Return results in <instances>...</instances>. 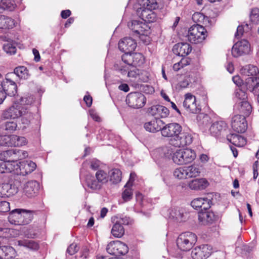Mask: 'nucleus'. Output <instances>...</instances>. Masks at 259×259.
<instances>
[{"label": "nucleus", "mask_w": 259, "mask_h": 259, "mask_svg": "<svg viewBox=\"0 0 259 259\" xmlns=\"http://www.w3.org/2000/svg\"><path fill=\"white\" fill-rule=\"evenodd\" d=\"M208 185V182L205 179H197L192 180L189 184V187L192 190H203Z\"/></svg>", "instance_id": "nucleus-33"}, {"label": "nucleus", "mask_w": 259, "mask_h": 259, "mask_svg": "<svg viewBox=\"0 0 259 259\" xmlns=\"http://www.w3.org/2000/svg\"><path fill=\"white\" fill-rule=\"evenodd\" d=\"M133 55L132 53H125L124 55L122 56V61L127 64V67H132L134 66V60H133Z\"/></svg>", "instance_id": "nucleus-53"}, {"label": "nucleus", "mask_w": 259, "mask_h": 259, "mask_svg": "<svg viewBox=\"0 0 259 259\" xmlns=\"http://www.w3.org/2000/svg\"><path fill=\"white\" fill-rule=\"evenodd\" d=\"M241 72L244 75L248 76V77L245 79V83L246 89L249 90V84L247 83V81L250 78H259V77H256V75L259 73L258 69L256 66L248 65L242 68L241 69Z\"/></svg>", "instance_id": "nucleus-23"}, {"label": "nucleus", "mask_w": 259, "mask_h": 259, "mask_svg": "<svg viewBox=\"0 0 259 259\" xmlns=\"http://www.w3.org/2000/svg\"><path fill=\"white\" fill-rule=\"evenodd\" d=\"M212 248L208 244H203L194 248L191 253L193 259H206L212 253Z\"/></svg>", "instance_id": "nucleus-12"}, {"label": "nucleus", "mask_w": 259, "mask_h": 259, "mask_svg": "<svg viewBox=\"0 0 259 259\" xmlns=\"http://www.w3.org/2000/svg\"><path fill=\"white\" fill-rule=\"evenodd\" d=\"M114 221H115L114 224L112 227L111 233L115 237L120 238L124 234V229L122 225L115 221V220Z\"/></svg>", "instance_id": "nucleus-40"}, {"label": "nucleus", "mask_w": 259, "mask_h": 259, "mask_svg": "<svg viewBox=\"0 0 259 259\" xmlns=\"http://www.w3.org/2000/svg\"><path fill=\"white\" fill-rule=\"evenodd\" d=\"M199 211H207V210L209 209L212 204L211 200L207 198H204V202Z\"/></svg>", "instance_id": "nucleus-60"}, {"label": "nucleus", "mask_w": 259, "mask_h": 259, "mask_svg": "<svg viewBox=\"0 0 259 259\" xmlns=\"http://www.w3.org/2000/svg\"><path fill=\"white\" fill-rule=\"evenodd\" d=\"M125 187L126 188L122 193V197L124 201H128L132 198L133 192L132 189L128 187V186H125Z\"/></svg>", "instance_id": "nucleus-57"}, {"label": "nucleus", "mask_w": 259, "mask_h": 259, "mask_svg": "<svg viewBox=\"0 0 259 259\" xmlns=\"http://www.w3.org/2000/svg\"><path fill=\"white\" fill-rule=\"evenodd\" d=\"M12 73L15 74V76H17L20 79H27L30 76L28 70L23 66L16 67Z\"/></svg>", "instance_id": "nucleus-37"}, {"label": "nucleus", "mask_w": 259, "mask_h": 259, "mask_svg": "<svg viewBox=\"0 0 259 259\" xmlns=\"http://www.w3.org/2000/svg\"><path fill=\"white\" fill-rule=\"evenodd\" d=\"M79 249V247L76 243L71 244L67 249V252L70 255H73L76 253Z\"/></svg>", "instance_id": "nucleus-61"}, {"label": "nucleus", "mask_w": 259, "mask_h": 259, "mask_svg": "<svg viewBox=\"0 0 259 259\" xmlns=\"http://www.w3.org/2000/svg\"><path fill=\"white\" fill-rule=\"evenodd\" d=\"M2 135L0 136V146H11V135Z\"/></svg>", "instance_id": "nucleus-56"}, {"label": "nucleus", "mask_w": 259, "mask_h": 259, "mask_svg": "<svg viewBox=\"0 0 259 259\" xmlns=\"http://www.w3.org/2000/svg\"><path fill=\"white\" fill-rule=\"evenodd\" d=\"M197 240V236L194 233L186 232L179 236L177 240V245L181 250L187 251L192 248Z\"/></svg>", "instance_id": "nucleus-1"}, {"label": "nucleus", "mask_w": 259, "mask_h": 259, "mask_svg": "<svg viewBox=\"0 0 259 259\" xmlns=\"http://www.w3.org/2000/svg\"><path fill=\"white\" fill-rule=\"evenodd\" d=\"M243 89V87H238V88L235 90V96L240 100L245 101L247 98V96Z\"/></svg>", "instance_id": "nucleus-54"}, {"label": "nucleus", "mask_w": 259, "mask_h": 259, "mask_svg": "<svg viewBox=\"0 0 259 259\" xmlns=\"http://www.w3.org/2000/svg\"><path fill=\"white\" fill-rule=\"evenodd\" d=\"M107 252L115 256L125 255L128 251L127 245L119 240L110 242L106 247Z\"/></svg>", "instance_id": "nucleus-6"}, {"label": "nucleus", "mask_w": 259, "mask_h": 259, "mask_svg": "<svg viewBox=\"0 0 259 259\" xmlns=\"http://www.w3.org/2000/svg\"><path fill=\"white\" fill-rule=\"evenodd\" d=\"M249 17L251 23L257 24L259 23V9L257 8L252 9L251 10Z\"/></svg>", "instance_id": "nucleus-52"}, {"label": "nucleus", "mask_w": 259, "mask_h": 259, "mask_svg": "<svg viewBox=\"0 0 259 259\" xmlns=\"http://www.w3.org/2000/svg\"><path fill=\"white\" fill-rule=\"evenodd\" d=\"M34 212L22 209H16L13 210L10 215V218H14L17 220H14L15 223L19 225H25L30 223L33 218Z\"/></svg>", "instance_id": "nucleus-5"}, {"label": "nucleus", "mask_w": 259, "mask_h": 259, "mask_svg": "<svg viewBox=\"0 0 259 259\" xmlns=\"http://www.w3.org/2000/svg\"><path fill=\"white\" fill-rule=\"evenodd\" d=\"M174 176L178 179H187L186 166L176 168L174 171Z\"/></svg>", "instance_id": "nucleus-50"}, {"label": "nucleus", "mask_w": 259, "mask_h": 259, "mask_svg": "<svg viewBox=\"0 0 259 259\" xmlns=\"http://www.w3.org/2000/svg\"><path fill=\"white\" fill-rule=\"evenodd\" d=\"M193 137L188 132H180L174 140H171V143L176 147H184L192 143Z\"/></svg>", "instance_id": "nucleus-14"}, {"label": "nucleus", "mask_w": 259, "mask_h": 259, "mask_svg": "<svg viewBox=\"0 0 259 259\" xmlns=\"http://www.w3.org/2000/svg\"><path fill=\"white\" fill-rule=\"evenodd\" d=\"M141 7L154 10L158 8V4L156 0H142Z\"/></svg>", "instance_id": "nucleus-44"}, {"label": "nucleus", "mask_w": 259, "mask_h": 259, "mask_svg": "<svg viewBox=\"0 0 259 259\" xmlns=\"http://www.w3.org/2000/svg\"><path fill=\"white\" fill-rule=\"evenodd\" d=\"M20 174L22 175H26L32 172L36 167L35 163L31 161L20 163Z\"/></svg>", "instance_id": "nucleus-32"}, {"label": "nucleus", "mask_w": 259, "mask_h": 259, "mask_svg": "<svg viewBox=\"0 0 259 259\" xmlns=\"http://www.w3.org/2000/svg\"><path fill=\"white\" fill-rule=\"evenodd\" d=\"M24 106L19 103H15L8 109L3 111L1 118L4 119H16L23 115Z\"/></svg>", "instance_id": "nucleus-7"}, {"label": "nucleus", "mask_w": 259, "mask_h": 259, "mask_svg": "<svg viewBox=\"0 0 259 259\" xmlns=\"http://www.w3.org/2000/svg\"><path fill=\"white\" fill-rule=\"evenodd\" d=\"M135 66L129 67L121 66L119 69V71L122 74H125L127 73V76L130 77L136 78L138 76H139L140 71L137 69Z\"/></svg>", "instance_id": "nucleus-36"}, {"label": "nucleus", "mask_w": 259, "mask_h": 259, "mask_svg": "<svg viewBox=\"0 0 259 259\" xmlns=\"http://www.w3.org/2000/svg\"><path fill=\"white\" fill-rule=\"evenodd\" d=\"M4 48L6 52L10 54H15L16 51V48L9 44L5 45Z\"/></svg>", "instance_id": "nucleus-64"}, {"label": "nucleus", "mask_w": 259, "mask_h": 259, "mask_svg": "<svg viewBox=\"0 0 259 259\" xmlns=\"http://www.w3.org/2000/svg\"><path fill=\"white\" fill-rule=\"evenodd\" d=\"M27 143L26 139L24 137L11 135V146H22Z\"/></svg>", "instance_id": "nucleus-42"}, {"label": "nucleus", "mask_w": 259, "mask_h": 259, "mask_svg": "<svg viewBox=\"0 0 259 259\" xmlns=\"http://www.w3.org/2000/svg\"><path fill=\"white\" fill-rule=\"evenodd\" d=\"M192 51L191 46L186 42L178 43L174 45L172 51L177 56L185 57L190 53Z\"/></svg>", "instance_id": "nucleus-21"}, {"label": "nucleus", "mask_w": 259, "mask_h": 259, "mask_svg": "<svg viewBox=\"0 0 259 259\" xmlns=\"http://www.w3.org/2000/svg\"><path fill=\"white\" fill-rule=\"evenodd\" d=\"M249 84V90L254 95L257 96V102L259 103V78H250L247 81Z\"/></svg>", "instance_id": "nucleus-35"}, {"label": "nucleus", "mask_w": 259, "mask_h": 259, "mask_svg": "<svg viewBox=\"0 0 259 259\" xmlns=\"http://www.w3.org/2000/svg\"><path fill=\"white\" fill-rule=\"evenodd\" d=\"M167 213L169 218L177 221H184L186 219L187 213L182 207L173 206L168 209Z\"/></svg>", "instance_id": "nucleus-17"}, {"label": "nucleus", "mask_w": 259, "mask_h": 259, "mask_svg": "<svg viewBox=\"0 0 259 259\" xmlns=\"http://www.w3.org/2000/svg\"><path fill=\"white\" fill-rule=\"evenodd\" d=\"M182 131V126L176 122L168 123L162 126L161 135L166 138H171V140H174L176 136Z\"/></svg>", "instance_id": "nucleus-9"}, {"label": "nucleus", "mask_w": 259, "mask_h": 259, "mask_svg": "<svg viewBox=\"0 0 259 259\" xmlns=\"http://www.w3.org/2000/svg\"><path fill=\"white\" fill-rule=\"evenodd\" d=\"M183 106L190 113L197 114L201 111V108L197 103L195 96L190 93H187L185 95Z\"/></svg>", "instance_id": "nucleus-11"}, {"label": "nucleus", "mask_w": 259, "mask_h": 259, "mask_svg": "<svg viewBox=\"0 0 259 259\" xmlns=\"http://www.w3.org/2000/svg\"><path fill=\"white\" fill-rule=\"evenodd\" d=\"M196 158L194 150L190 149H180L173 153L172 159L179 165L186 164L192 162Z\"/></svg>", "instance_id": "nucleus-2"}, {"label": "nucleus", "mask_w": 259, "mask_h": 259, "mask_svg": "<svg viewBox=\"0 0 259 259\" xmlns=\"http://www.w3.org/2000/svg\"><path fill=\"white\" fill-rule=\"evenodd\" d=\"M16 255V252L13 247L3 246V259H15Z\"/></svg>", "instance_id": "nucleus-41"}, {"label": "nucleus", "mask_w": 259, "mask_h": 259, "mask_svg": "<svg viewBox=\"0 0 259 259\" xmlns=\"http://www.w3.org/2000/svg\"><path fill=\"white\" fill-rule=\"evenodd\" d=\"M146 99L144 95L139 92H133L128 94L126 98V102L129 106L134 108H139L143 107Z\"/></svg>", "instance_id": "nucleus-8"}, {"label": "nucleus", "mask_w": 259, "mask_h": 259, "mask_svg": "<svg viewBox=\"0 0 259 259\" xmlns=\"http://www.w3.org/2000/svg\"><path fill=\"white\" fill-rule=\"evenodd\" d=\"M202 202H204V198H198L192 200L191 204L194 208L200 210L203 204Z\"/></svg>", "instance_id": "nucleus-58"}, {"label": "nucleus", "mask_w": 259, "mask_h": 259, "mask_svg": "<svg viewBox=\"0 0 259 259\" xmlns=\"http://www.w3.org/2000/svg\"><path fill=\"white\" fill-rule=\"evenodd\" d=\"M34 102V99L33 97L31 96H28L27 97H22L20 99V103L19 104L23 106V105H31Z\"/></svg>", "instance_id": "nucleus-59"}, {"label": "nucleus", "mask_w": 259, "mask_h": 259, "mask_svg": "<svg viewBox=\"0 0 259 259\" xmlns=\"http://www.w3.org/2000/svg\"><path fill=\"white\" fill-rule=\"evenodd\" d=\"M121 171L119 169H113L110 171V180L114 184L121 181Z\"/></svg>", "instance_id": "nucleus-46"}, {"label": "nucleus", "mask_w": 259, "mask_h": 259, "mask_svg": "<svg viewBox=\"0 0 259 259\" xmlns=\"http://www.w3.org/2000/svg\"><path fill=\"white\" fill-rule=\"evenodd\" d=\"M39 185L35 181H31L26 183L23 188V193L28 197L35 196L39 190Z\"/></svg>", "instance_id": "nucleus-20"}, {"label": "nucleus", "mask_w": 259, "mask_h": 259, "mask_svg": "<svg viewBox=\"0 0 259 259\" xmlns=\"http://www.w3.org/2000/svg\"><path fill=\"white\" fill-rule=\"evenodd\" d=\"M133 60L134 61V66H136L137 65H140L142 64L144 62V58L142 54L139 53H133Z\"/></svg>", "instance_id": "nucleus-55"}, {"label": "nucleus", "mask_w": 259, "mask_h": 259, "mask_svg": "<svg viewBox=\"0 0 259 259\" xmlns=\"http://www.w3.org/2000/svg\"><path fill=\"white\" fill-rule=\"evenodd\" d=\"M228 128L227 124L223 121L213 123L209 128L210 134L215 137L223 135Z\"/></svg>", "instance_id": "nucleus-18"}, {"label": "nucleus", "mask_w": 259, "mask_h": 259, "mask_svg": "<svg viewBox=\"0 0 259 259\" xmlns=\"http://www.w3.org/2000/svg\"><path fill=\"white\" fill-rule=\"evenodd\" d=\"M192 19L196 23L204 24V22L208 21V18L205 16L202 13H195L192 15Z\"/></svg>", "instance_id": "nucleus-51"}, {"label": "nucleus", "mask_w": 259, "mask_h": 259, "mask_svg": "<svg viewBox=\"0 0 259 259\" xmlns=\"http://www.w3.org/2000/svg\"><path fill=\"white\" fill-rule=\"evenodd\" d=\"M21 116H22L21 119L22 123L25 124V127L26 126L28 125L33 119V114L25 107H24V111L23 112V115Z\"/></svg>", "instance_id": "nucleus-43"}, {"label": "nucleus", "mask_w": 259, "mask_h": 259, "mask_svg": "<svg viewBox=\"0 0 259 259\" xmlns=\"http://www.w3.org/2000/svg\"><path fill=\"white\" fill-rule=\"evenodd\" d=\"M215 219V215L212 211L198 212V220L203 225H208L212 224Z\"/></svg>", "instance_id": "nucleus-27"}, {"label": "nucleus", "mask_w": 259, "mask_h": 259, "mask_svg": "<svg viewBox=\"0 0 259 259\" xmlns=\"http://www.w3.org/2000/svg\"><path fill=\"white\" fill-rule=\"evenodd\" d=\"M18 192V188L12 184L3 183L0 185V197H9Z\"/></svg>", "instance_id": "nucleus-22"}, {"label": "nucleus", "mask_w": 259, "mask_h": 259, "mask_svg": "<svg viewBox=\"0 0 259 259\" xmlns=\"http://www.w3.org/2000/svg\"><path fill=\"white\" fill-rule=\"evenodd\" d=\"M235 108L239 113L242 114V115L244 116H248L252 111V107L247 101L239 102L235 105Z\"/></svg>", "instance_id": "nucleus-28"}, {"label": "nucleus", "mask_w": 259, "mask_h": 259, "mask_svg": "<svg viewBox=\"0 0 259 259\" xmlns=\"http://www.w3.org/2000/svg\"><path fill=\"white\" fill-rule=\"evenodd\" d=\"M153 10L140 7L137 9V15L145 22L152 23L156 21V15Z\"/></svg>", "instance_id": "nucleus-19"}, {"label": "nucleus", "mask_w": 259, "mask_h": 259, "mask_svg": "<svg viewBox=\"0 0 259 259\" xmlns=\"http://www.w3.org/2000/svg\"><path fill=\"white\" fill-rule=\"evenodd\" d=\"M16 6V4L13 0H1L0 1V9L13 11Z\"/></svg>", "instance_id": "nucleus-45"}, {"label": "nucleus", "mask_w": 259, "mask_h": 259, "mask_svg": "<svg viewBox=\"0 0 259 259\" xmlns=\"http://www.w3.org/2000/svg\"><path fill=\"white\" fill-rule=\"evenodd\" d=\"M10 204L6 201H0V212H6L10 210Z\"/></svg>", "instance_id": "nucleus-62"}, {"label": "nucleus", "mask_w": 259, "mask_h": 259, "mask_svg": "<svg viewBox=\"0 0 259 259\" xmlns=\"http://www.w3.org/2000/svg\"><path fill=\"white\" fill-rule=\"evenodd\" d=\"M164 123L160 119L155 118L145 123L144 128L148 132L156 133L161 131L162 126Z\"/></svg>", "instance_id": "nucleus-24"}, {"label": "nucleus", "mask_w": 259, "mask_h": 259, "mask_svg": "<svg viewBox=\"0 0 259 259\" xmlns=\"http://www.w3.org/2000/svg\"><path fill=\"white\" fill-rule=\"evenodd\" d=\"M137 47L135 39L131 37H124L118 43L119 50L124 53H132Z\"/></svg>", "instance_id": "nucleus-16"}, {"label": "nucleus", "mask_w": 259, "mask_h": 259, "mask_svg": "<svg viewBox=\"0 0 259 259\" xmlns=\"http://www.w3.org/2000/svg\"><path fill=\"white\" fill-rule=\"evenodd\" d=\"M207 33L206 29L200 24L193 25L188 30V40L191 43H200L205 39Z\"/></svg>", "instance_id": "nucleus-3"}, {"label": "nucleus", "mask_w": 259, "mask_h": 259, "mask_svg": "<svg viewBox=\"0 0 259 259\" xmlns=\"http://www.w3.org/2000/svg\"><path fill=\"white\" fill-rule=\"evenodd\" d=\"M18 245L32 250H37L39 248L38 244L36 242L30 240L19 241Z\"/></svg>", "instance_id": "nucleus-47"}, {"label": "nucleus", "mask_w": 259, "mask_h": 259, "mask_svg": "<svg viewBox=\"0 0 259 259\" xmlns=\"http://www.w3.org/2000/svg\"><path fill=\"white\" fill-rule=\"evenodd\" d=\"M227 139L230 143L237 147H242L246 143V139L243 137L236 134L228 135Z\"/></svg>", "instance_id": "nucleus-31"}, {"label": "nucleus", "mask_w": 259, "mask_h": 259, "mask_svg": "<svg viewBox=\"0 0 259 259\" xmlns=\"http://www.w3.org/2000/svg\"><path fill=\"white\" fill-rule=\"evenodd\" d=\"M246 116L242 115H235L231 120V126L234 131L238 133H243L247 128Z\"/></svg>", "instance_id": "nucleus-13"}, {"label": "nucleus", "mask_w": 259, "mask_h": 259, "mask_svg": "<svg viewBox=\"0 0 259 259\" xmlns=\"http://www.w3.org/2000/svg\"><path fill=\"white\" fill-rule=\"evenodd\" d=\"M128 27L135 33L144 35L147 26L141 21L133 20L128 23Z\"/></svg>", "instance_id": "nucleus-26"}, {"label": "nucleus", "mask_w": 259, "mask_h": 259, "mask_svg": "<svg viewBox=\"0 0 259 259\" xmlns=\"http://www.w3.org/2000/svg\"><path fill=\"white\" fill-rule=\"evenodd\" d=\"M15 20L5 15H0V29H12L15 26Z\"/></svg>", "instance_id": "nucleus-34"}, {"label": "nucleus", "mask_w": 259, "mask_h": 259, "mask_svg": "<svg viewBox=\"0 0 259 259\" xmlns=\"http://www.w3.org/2000/svg\"><path fill=\"white\" fill-rule=\"evenodd\" d=\"M95 178L102 186L108 182L107 174L103 170H98L95 174Z\"/></svg>", "instance_id": "nucleus-48"}, {"label": "nucleus", "mask_w": 259, "mask_h": 259, "mask_svg": "<svg viewBox=\"0 0 259 259\" xmlns=\"http://www.w3.org/2000/svg\"><path fill=\"white\" fill-rule=\"evenodd\" d=\"M250 51V45L248 41L242 39L236 42L232 47V54L234 57L246 55Z\"/></svg>", "instance_id": "nucleus-15"}, {"label": "nucleus", "mask_w": 259, "mask_h": 259, "mask_svg": "<svg viewBox=\"0 0 259 259\" xmlns=\"http://www.w3.org/2000/svg\"><path fill=\"white\" fill-rule=\"evenodd\" d=\"M187 178L196 177L199 176L200 168L199 165L193 164L190 166H186Z\"/></svg>", "instance_id": "nucleus-39"}, {"label": "nucleus", "mask_w": 259, "mask_h": 259, "mask_svg": "<svg viewBox=\"0 0 259 259\" xmlns=\"http://www.w3.org/2000/svg\"><path fill=\"white\" fill-rule=\"evenodd\" d=\"M172 153V149L168 147H160L156 149L154 154L160 158H169Z\"/></svg>", "instance_id": "nucleus-38"}, {"label": "nucleus", "mask_w": 259, "mask_h": 259, "mask_svg": "<svg viewBox=\"0 0 259 259\" xmlns=\"http://www.w3.org/2000/svg\"><path fill=\"white\" fill-rule=\"evenodd\" d=\"M15 74L9 73L6 75L5 80L2 81V85L4 91L8 96L13 97L17 93V86L15 82L13 80Z\"/></svg>", "instance_id": "nucleus-10"}, {"label": "nucleus", "mask_w": 259, "mask_h": 259, "mask_svg": "<svg viewBox=\"0 0 259 259\" xmlns=\"http://www.w3.org/2000/svg\"><path fill=\"white\" fill-rule=\"evenodd\" d=\"M28 156L26 151L20 149H12L3 151L0 153V160L5 162H14L25 158Z\"/></svg>", "instance_id": "nucleus-4"}, {"label": "nucleus", "mask_w": 259, "mask_h": 259, "mask_svg": "<svg viewBox=\"0 0 259 259\" xmlns=\"http://www.w3.org/2000/svg\"><path fill=\"white\" fill-rule=\"evenodd\" d=\"M148 112L153 116H158L162 118L167 117L169 113V110L166 107L159 105L151 106L148 109Z\"/></svg>", "instance_id": "nucleus-25"}, {"label": "nucleus", "mask_w": 259, "mask_h": 259, "mask_svg": "<svg viewBox=\"0 0 259 259\" xmlns=\"http://www.w3.org/2000/svg\"><path fill=\"white\" fill-rule=\"evenodd\" d=\"M149 74L145 71H140L139 75V79L142 81L146 82H147L149 79Z\"/></svg>", "instance_id": "nucleus-63"}, {"label": "nucleus", "mask_w": 259, "mask_h": 259, "mask_svg": "<svg viewBox=\"0 0 259 259\" xmlns=\"http://www.w3.org/2000/svg\"><path fill=\"white\" fill-rule=\"evenodd\" d=\"M84 185L92 190H99L101 189L102 186L94 176L87 175L85 177Z\"/></svg>", "instance_id": "nucleus-29"}, {"label": "nucleus", "mask_w": 259, "mask_h": 259, "mask_svg": "<svg viewBox=\"0 0 259 259\" xmlns=\"http://www.w3.org/2000/svg\"><path fill=\"white\" fill-rule=\"evenodd\" d=\"M17 123L15 121H7L0 124V134L5 135L12 133L17 128Z\"/></svg>", "instance_id": "nucleus-30"}, {"label": "nucleus", "mask_w": 259, "mask_h": 259, "mask_svg": "<svg viewBox=\"0 0 259 259\" xmlns=\"http://www.w3.org/2000/svg\"><path fill=\"white\" fill-rule=\"evenodd\" d=\"M190 75L185 76L182 80L179 81L177 84H176V90L178 91H180L187 88L191 82V79H190Z\"/></svg>", "instance_id": "nucleus-49"}]
</instances>
